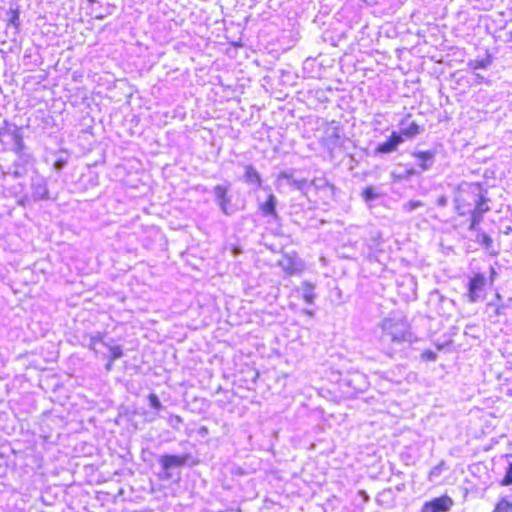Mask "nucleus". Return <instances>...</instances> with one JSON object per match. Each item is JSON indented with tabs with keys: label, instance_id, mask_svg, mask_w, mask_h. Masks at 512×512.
<instances>
[{
	"label": "nucleus",
	"instance_id": "obj_1",
	"mask_svg": "<svg viewBox=\"0 0 512 512\" xmlns=\"http://www.w3.org/2000/svg\"><path fill=\"white\" fill-rule=\"evenodd\" d=\"M453 203L458 216L469 217L470 230H476L484 215L491 210L488 189L478 181L459 184L454 191Z\"/></svg>",
	"mask_w": 512,
	"mask_h": 512
},
{
	"label": "nucleus",
	"instance_id": "obj_2",
	"mask_svg": "<svg viewBox=\"0 0 512 512\" xmlns=\"http://www.w3.org/2000/svg\"><path fill=\"white\" fill-rule=\"evenodd\" d=\"M494 275V268H491L490 276L478 272L470 278L467 286V297L471 303L484 298L487 288L491 287L494 283Z\"/></svg>",
	"mask_w": 512,
	"mask_h": 512
},
{
	"label": "nucleus",
	"instance_id": "obj_3",
	"mask_svg": "<svg viewBox=\"0 0 512 512\" xmlns=\"http://www.w3.org/2000/svg\"><path fill=\"white\" fill-rule=\"evenodd\" d=\"M382 330L391 341L401 343L409 332V324L403 319L385 318L382 322Z\"/></svg>",
	"mask_w": 512,
	"mask_h": 512
},
{
	"label": "nucleus",
	"instance_id": "obj_4",
	"mask_svg": "<svg viewBox=\"0 0 512 512\" xmlns=\"http://www.w3.org/2000/svg\"><path fill=\"white\" fill-rule=\"evenodd\" d=\"M277 264L287 276L299 274L303 270V264L296 252L283 253Z\"/></svg>",
	"mask_w": 512,
	"mask_h": 512
},
{
	"label": "nucleus",
	"instance_id": "obj_5",
	"mask_svg": "<svg viewBox=\"0 0 512 512\" xmlns=\"http://www.w3.org/2000/svg\"><path fill=\"white\" fill-rule=\"evenodd\" d=\"M453 504V499L444 494L423 503L420 512H448Z\"/></svg>",
	"mask_w": 512,
	"mask_h": 512
},
{
	"label": "nucleus",
	"instance_id": "obj_6",
	"mask_svg": "<svg viewBox=\"0 0 512 512\" xmlns=\"http://www.w3.org/2000/svg\"><path fill=\"white\" fill-rule=\"evenodd\" d=\"M214 194L218 205L224 214L229 215L233 212L231 204V197L229 196L228 188L222 185L214 187Z\"/></svg>",
	"mask_w": 512,
	"mask_h": 512
},
{
	"label": "nucleus",
	"instance_id": "obj_7",
	"mask_svg": "<svg viewBox=\"0 0 512 512\" xmlns=\"http://www.w3.org/2000/svg\"><path fill=\"white\" fill-rule=\"evenodd\" d=\"M402 142L403 138L401 137V134L393 131L386 141L379 144L375 148V152L379 154H389L391 152L396 151L398 145L401 144Z\"/></svg>",
	"mask_w": 512,
	"mask_h": 512
},
{
	"label": "nucleus",
	"instance_id": "obj_8",
	"mask_svg": "<svg viewBox=\"0 0 512 512\" xmlns=\"http://www.w3.org/2000/svg\"><path fill=\"white\" fill-rule=\"evenodd\" d=\"M190 459L189 454L182 455H163L160 458V465L163 470H169L175 467H181L185 465Z\"/></svg>",
	"mask_w": 512,
	"mask_h": 512
},
{
	"label": "nucleus",
	"instance_id": "obj_9",
	"mask_svg": "<svg viewBox=\"0 0 512 512\" xmlns=\"http://www.w3.org/2000/svg\"><path fill=\"white\" fill-rule=\"evenodd\" d=\"M260 211L265 216H269L272 218H277L276 211V197L273 194H269L262 204L259 206Z\"/></svg>",
	"mask_w": 512,
	"mask_h": 512
},
{
	"label": "nucleus",
	"instance_id": "obj_10",
	"mask_svg": "<svg viewBox=\"0 0 512 512\" xmlns=\"http://www.w3.org/2000/svg\"><path fill=\"white\" fill-rule=\"evenodd\" d=\"M244 179L247 183L249 184H254V185H257V186H260L261 185V176L260 174L258 173V171L251 165H247L245 167V171H244Z\"/></svg>",
	"mask_w": 512,
	"mask_h": 512
},
{
	"label": "nucleus",
	"instance_id": "obj_11",
	"mask_svg": "<svg viewBox=\"0 0 512 512\" xmlns=\"http://www.w3.org/2000/svg\"><path fill=\"white\" fill-rule=\"evenodd\" d=\"M302 298L307 304H312L316 298L315 294V285L309 281H304L302 283Z\"/></svg>",
	"mask_w": 512,
	"mask_h": 512
},
{
	"label": "nucleus",
	"instance_id": "obj_12",
	"mask_svg": "<svg viewBox=\"0 0 512 512\" xmlns=\"http://www.w3.org/2000/svg\"><path fill=\"white\" fill-rule=\"evenodd\" d=\"M414 157L421 161L420 167L422 170H427L430 165L427 162L432 161L434 153L432 151H419L413 154Z\"/></svg>",
	"mask_w": 512,
	"mask_h": 512
},
{
	"label": "nucleus",
	"instance_id": "obj_13",
	"mask_svg": "<svg viewBox=\"0 0 512 512\" xmlns=\"http://www.w3.org/2000/svg\"><path fill=\"white\" fill-rule=\"evenodd\" d=\"M422 131V128L420 127V125L416 122H412L410 123V125L404 129L401 130V132L399 134H401V137H406V138H412L418 134H420Z\"/></svg>",
	"mask_w": 512,
	"mask_h": 512
},
{
	"label": "nucleus",
	"instance_id": "obj_14",
	"mask_svg": "<svg viewBox=\"0 0 512 512\" xmlns=\"http://www.w3.org/2000/svg\"><path fill=\"white\" fill-rule=\"evenodd\" d=\"M7 26L14 27L17 31L20 28V12L18 8H13L8 11Z\"/></svg>",
	"mask_w": 512,
	"mask_h": 512
},
{
	"label": "nucleus",
	"instance_id": "obj_15",
	"mask_svg": "<svg viewBox=\"0 0 512 512\" xmlns=\"http://www.w3.org/2000/svg\"><path fill=\"white\" fill-rule=\"evenodd\" d=\"M109 350H110V357L106 364L107 370H111L113 367L114 361L123 356V351L120 346H111V347H109Z\"/></svg>",
	"mask_w": 512,
	"mask_h": 512
},
{
	"label": "nucleus",
	"instance_id": "obj_16",
	"mask_svg": "<svg viewBox=\"0 0 512 512\" xmlns=\"http://www.w3.org/2000/svg\"><path fill=\"white\" fill-rule=\"evenodd\" d=\"M493 512H512V501L501 498L495 505Z\"/></svg>",
	"mask_w": 512,
	"mask_h": 512
},
{
	"label": "nucleus",
	"instance_id": "obj_17",
	"mask_svg": "<svg viewBox=\"0 0 512 512\" xmlns=\"http://www.w3.org/2000/svg\"><path fill=\"white\" fill-rule=\"evenodd\" d=\"M476 241L479 244H481L486 250H490L492 248L493 240L488 234L484 232H481L477 235Z\"/></svg>",
	"mask_w": 512,
	"mask_h": 512
},
{
	"label": "nucleus",
	"instance_id": "obj_18",
	"mask_svg": "<svg viewBox=\"0 0 512 512\" xmlns=\"http://www.w3.org/2000/svg\"><path fill=\"white\" fill-rule=\"evenodd\" d=\"M511 484H512V462L509 463V465L506 467L505 475L500 480L501 486L506 487V486H510Z\"/></svg>",
	"mask_w": 512,
	"mask_h": 512
},
{
	"label": "nucleus",
	"instance_id": "obj_19",
	"mask_svg": "<svg viewBox=\"0 0 512 512\" xmlns=\"http://www.w3.org/2000/svg\"><path fill=\"white\" fill-rule=\"evenodd\" d=\"M420 357L425 362H432L437 359V354L434 351L427 349L421 353Z\"/></svg>",
	"mask_w": 512,
	"mask_h": 512
},
{
	"label": "nucleus",
	"instance_id": "obj_20",
	"mask_svg": "<svg viewBox=\"0 0 512 512\" xmlns=\"http://www.w3.org/2000/svg\"><path fill=\"white\" fill-rule=\"evenodd\" d=\"M362 197L365 201H370L377 197V194L374 191V188L371 186H368L363 189L362 191Z\"/></svg>",
	"mask_w": 512,
	"mask_h": 512
},
{
	"label": "nucleus",
	"instance_id": "obj_21",
	"mask_svg": "<svg viewBox=\"0 0 512 512\" xmlns=\"http://www.w3.org/2000/svg\"><path fill=\"white\" fill-rule=\"evenodd\" d=\"M148 400H149V403L151 405L152 408L156 409V410H160L161 409V402L159 400V398L157 397L156 394L154 393H151L148 395Z\"/></svg>",
	"mask_w": 512,
	"mask_h": 512
},
{
	"label": "nucleus",
	"instance_id": "obj_22",
	"mask_svg": "<svg viewBox=\"0 0 512 512\" xmlns=\"http://www.w3.org/2000/svg\"><path fill=\"white\" fill-rule=\"evenodd\" d=\"M490 63V60H475L470 62V67L474 70L476 69H484L486 68Z\"/></svg>",
	"mask_w": 512,
	"mask_h": 512
},
{
	"label": "nucleus",
	"instance_id": "obj_23",
	"mask_svg": "<svg viewBox=\"0 0 512 512\" xmlns=\"http://www.w3.org/2000/svg\"><path fill=\"white\" fill-rule=\"evenodd\" d=\"M12 136L15 140V143H16V150L17 151H21L23 149V139H22V136L16 132V131H13L12 133Z\"/></svg>",
	"mask_w": 512,
	"mask_h": 512
},
{
	"label": "nucleus",
	"instance_id": "obj_24",
	"mask_svg": "<svg viewBox=\"0 0 512 512\" xmlns=\"http://www.w3.org/2000/svg\"><path fill=\"white\" fill-rule=\"evenodd\" d=\"M489 306H493V304L490 303ZM501 314H502V306L494 305V314L490 315L489 318L492 320L496 317H499Z\"/></svg>",
	"mask_w": 512,
	"mask_h": 512
},
{
	"label": "nucleus",
	"instance_id": "obj_25",
	"mask_svg": "<svg viewBox=\"0 0 512 512\" xmlns=\"http://www.w3.org/2000/svg\"><path fill=\"white\" fill-rule=\"evenodd\" d=\"M421 205L422 203L420 201H409L408 203H406L405 208L411 211L420 207Z\"/></svg>",
	"mask_w": 512,
	"mask_h": 512
},
{
	"label": "nucleus",
	"instance_id": "obj_26",
	"mask_svg": "<svg viewBox=\"0 0 512 512\" xmlns=\"http://www.w3.org/2000/svg\"><path fill=\"white\" fill-rule=\"evenodd\" d=\"M415 174H416V170L414 169V167H411V168H409V169H407V170L405 171L404 176H405V177H409V176H413V175H415Z\"/></svg>",
	"mask_w": 512,
	"mask_h": 512
},
{
	"label": "nucleus",
	"instance_id": "obj_27",
	"mask_svg": "<svg viewBox=\"0 0 512 512\" xmlns=\"http://www.w3.org/2000/svg\"><path fill=\"white\" fill-rule=\"evenodd\" d=\"M254 373H255V379L259 376V373L257 370H254Z\"/></svg>",
	"mask_w": 512,
	"mask_h": 512
},
{
	"label": "nucleus",
	"instance_id": "obj_28",
	"mask_svg": "<svg viewBox=\"0 0 512 512\" xmlns=\"http://www.w3.org/2000/svg\"><path fill=\"white\" fill-rule=\"evenodd\" d=\"M96 0H88L89 3H94Z\"/></svg>",
	"mask_w": 512,
	"mask_h": 512
},
{
	"label": "nucleus",
	"instance_id": "obj_29",
	"mask_svg": "<svg viewBox=\"0 0 512 512\" xmlns=\"http://www.w3.org/2000/svg\"><path fill=\"white\" fill-rule=\"evenodd\" d=\"M96 18H98V19H102V18H103V16L99 15V16H96Z\"/></svg>",
	"mask_w": 512,
	"mask_h": 512
}]
</instances>
